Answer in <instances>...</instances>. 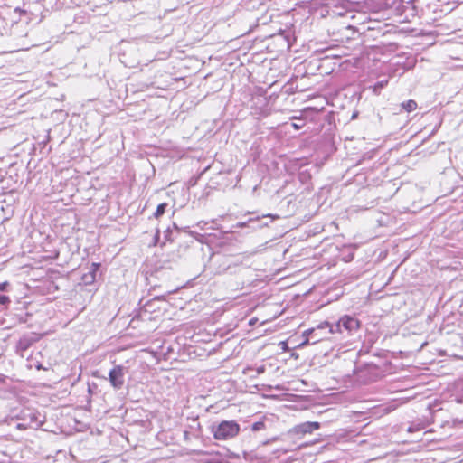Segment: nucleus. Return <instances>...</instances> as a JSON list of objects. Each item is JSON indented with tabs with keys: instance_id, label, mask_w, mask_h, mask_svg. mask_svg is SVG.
<instances>
[{
	"instance_id": "nucleus-15",
	"label": "nucleus",
	"mask_w": 463,
	"mask_h": 463,
	"mask_svg": "<svg viewBox=\"0 0 463 463\" xmlns=\"http://www.w3.org/2000/svg\"><path fill=\"white\" fill-rule=\"evenodd\" d=\"M10 302V298L7 296L0 295V305H5Z\"/></svg>"
},
{
	"instance_id": "nucleus-20",
	"label": "nucleus",
	"mask_w": 463,
	"mask_h": 463,
	"mask_svg": "<svg viewBox=\"0 0 463 463\" xmlns=\"http://www.w3.org/2000/svg\"><path fill=\"white\" fill-rule=\"evenodd\" d=\"M207 222H200L197 223V226L200 228V229H203L204 225H206Z\"/></svg>"
},
{
	"instance_id": "nucleus-19",
	"label": "nucleus",
	"mask_w": 463,
	"mask_h": 463,
	"mask_svg": "<svg viewBox=\"0 0 463 463\" xmlns=\"http://www.w3.org/2000/svg\"><path fill=\"white\" fill-rule=\"evenodd\" d=\"M292 127H293L295 129H300V128H302V124L292 123Z\"/></svg>"
},
{
	"instance_id": "nucleus-22",
	"label": "nucleus",
	"mask_w": 463,
	"mask_h": 463,
	"mask_svg": "<svg viewBox=\"0 0 463 463\" xmlns=\"http://www.w3.org/2000/svg\"><path fill=\"white\" fill-rule=\"evenodd\" d=\"M263 217L270 218V219H271V221H272V220H274V219H276V218H278V216H273V215H271V214L264 215Z\"/></svg>"
},
{
	"instance_id": "nucleus-6",
	"label": "nucleus",
	"mask_w": 463,
	"mask_h": 463,
	"mask_svg": "<svg viewBox=\"0 0 463 463\" xmlns=\"http://www.w3.org/2000/svg\"><path fill=\"white\" fill-rule=\"evenodd\" d=\"M320 428V423L317 421H306L300 424H298L291 428L288 430V434L292 436H297L298 438L303 437L306 434H310L313 431L318 430Z\"/></svg>"
},
{
	"instance_id": "nucleus-10",
	"label": "nucleus",
	"mask_w": 463,
	"mask_h": 463,
	"mask_svg": "<svg viewBox=\"0 0 463 463\" xmlns=\"http://www.w3.org/2000/svg\"><path fill=\"white\" fill-rule=\"evenodd\" d=\"M401 107L402 109H404L407 112H412L417 109L418 105L415 100L409 99L407 101L401 103Z\"/></svg>"
},
{
	"instance_id": "nucleus-3",
	"label": "nucleus",
	"mask_w": 463,
	"mask_h": 463,
	"mask_svg": "<svg viewBox=\"0 0 463 463\" xmlns=\"http://www.w3.org/2000/svg\"><path fill=\"white\" fill-rule=\"evenodd\" d=\"M360 328V321L353 316L345 315L339 318L337 323L332 325L329 323V333L335 334L346 333L351 335Z\"/></svg>"
},
{
	"instance_id": "nucleus-17",
	"label": "nucleus",
	"mask_w": 463,
	"mask_h": 463,
	"mask_svg": "<svg viewBox=\"0 0 463 463\" xmlns=\"http://www.w3.org/2000/svg\"><path fill=\"white\" fill-rule=\"evenodd\" d=\"M7 285H8V282H2V283H0V291L5 290Z\"/></svg>"
},
{
	"instance_id": "nucleus-8",
	"label": "nucleus",
	"mask_w": 463,
	"mask_h": 463,
	"mask_svg": "<svg viewBox=\"0 0 463 463\" xmlns=\"http://www.w3.org/2000/svg\"><path fill=\"white\" fill-rule=\"evenodd\" d=\"M99 264H93L92 269L81 276V283L84 285H91L96 280V272Z\"/></svg>"
},
{
	"instance_id": "nucleus-13",
	"label": "nucleus",
	"mask_w": 463,
	"mask_h": 463,
	"mask_svg": "<svg viewBox=\"0 0 463 463\" xmlns=\"http://www.w3.org/2000/svg\"><path fill=\"white\" fill-rule=\"evenodd\" d=\"M264 429H265L264 421H257L251 425L252 431H259V430H262Z\"/></svg>"
},
{
	"instance_id": "nucleus-1",
	"label": "nucleus",
	"mask_w": 463,
	"mask_h": 463,
	"mask_svg": "<svg viewBox=\"0 0 463 463\" xmlns=\"http://www.w3.org/2000/svg\"><path fill=\"white\" fill-rule=\"evenodd\" d=\"M247 256L239 253L236 255L214 254L213 257L217 274H238L242 275V279L239 282L241 288L245 284H250V279H244V274L250 272V265L246 263Z\"/></svg>"
},
{
	"instance_id": "nucleus-5",
	"label": "nucleus",
	"mask_w": 463,
	"mask_h": 463,
	"mask_svg": "<svg viewBox=\"0 0 463 463\" xmlns=\"http://www.w3.org/2000/svg\"><path fill=\"white\" fill-rule=\"evenodd\" d=\"M127 368L122 365H115L109 373V381L115 390H120L125 384Z\"/></svg>"
},
{
	"instance_id": "nucleus-21",
	"label": "nucleus",
	"mask_w": 463,
	"mask_h": 463,
	"mask_svg": "<svg viewBox=\"0 0 463 463\" xmlns=\"http://www.w3.org/2000/svg\"><path fill=\"white\" fill-rule=\"evenodd\" d=\"M264 371H265V367L264 366H260V367L257 368V373H264Z\"/></svg>"
},
{
	"instance_id": "nucleus-18",
	"label": "nucleus",
	"mask_w": 463,
	"mask_h": 463,
	"mask_svg": "<svg viewBox=\"0 0 463 463\" xmlns=\"http://www.w3.org/2000/svg\"><path fill=\"white\" fill-rule=\"evenodd\" d=\"M16 428L18 430H26L27 427L24 424L19 423V424L16 425Z\"/></svg>"
},
{
	"instance_id": "nucleus-16",
	"label": "nucleus",
	"mask_w": 463,
	"mask_h": 463,
	"mask_svg": "<svg viewBox=\"0 0 463 463\" xmlns=\"http://www.w3.org/2000/svg\"><path fill=\"white\" fill-rule=\"evenodd\" d=\"M249 222H259V224H258V227H259V228H261V227H264V226H267V225H268V223H267V222H265V223H260V218H259V217H258V218H256V219H250V220H249Z\"/></svg>"
},
{
	"instance_id": "nucleus-2",
	"label": "nucleus",
	"mask_w": 463,
	"mask_h": 463,
	"mask_svg": "<svg viewBox=\"0 0 463 463\" xmlns=\"http://www.w3.org/2000/svg\"><path fill=\"white\" fill-rule=\"evenodd\" d=\"M212 432L215 439L227 440L239 434L240 425L235 420H222L212 427Z\"/></svg>"
},
{
	"instance_id": "nucleus-25",
	"label": "nucleus",
	"mask_w": 463,
	"mask_h": 463,
	"mask_svg": "<svg viewBox=\"0 0 463 463\" xmlns=\"http://www.w3.org/2000/svg\"><path fill=\"white\" fill-rule=\"evenodd\" d=\"M64 243H60V250L64 248Z\"/></svg>"
},
{
	"instance_id": "nucleus-9",
	"label": "nucleus",
	"mask_w": 463,
	"mask_h": 463,
	"mask_svg": "<svg viewBox=\"0 0 463 463\" xmlns=\"http://www.w3.org/2000/svg\"><path fill=\"white\" fill-rule=\"evenodd\" d=\"M79 377L75 378L74 376L71 377H62L60 379V387L63 388L62 392H67L68 386H73L74 383L78 381Z\"/></svg>"
},
{
	"instance_id": "nucleus-23",
	"label": "nucleus",
	"mask_w": 463,
	"mask_h": 463,
	"mask_svg": "<svg viewBox=\"0 0 463 463\" xmlns=\"http://www.w3.org/2000/svg\"><path fill=\"white\" fill-rule=\"evenodd\" d=\"M307 446H308V444H307V443H304V444H301V445L299 446V449L306 448V447H307Z\"/></svg>"
},
{
	"instance_id": "nucleus-4",
	"label": "nucleus",
	"mask_w": 463,
	"mask_h": 463,
	"mask_svg": "<svg viewBox=\"0 0 463 463\" xmlns=\"http://www.w3.org/2000/svg\"><path fill=\"white\" fill-rule=\"evenodd\" d=\"M379 377V368L373 364H366L355 371V379L362 384H368L375 382Z\"/></svg>"
},
{
	"instance_id": "nucleus-7",
	"label": "nucleus",
	"mask_w": 463,
	"mask_h": 463,
	"mask_svg": "<svg viewBox=\"0 0 463 463\" xmlns=\"http://www.w3.org/2000/svg\"><path fill=\"white\" fill-rule=\"evenodd\" d=\"M329 328V323L328 322H323L319 324L315 328H310L303 332V336L305 337V340L300 344V345H306L308 344H316L319 342L321 339H323V335H318L317 331Z\"/></svg>"
},
{
	"instance_id": "nucleus-26",
	"label": "nucleus",
	"mask_w": 463,
	"mask_h": 463,
	"mask_svg": "<svg viewBox=\"0 0 463 463\" xmlns=\"http://www.w3.org/2000/svg\"><path fill=\"white\" fill-rule=\"evenodd\" d=\"M288 451V450L284 449V450H283V453H284V454H286Z\"/></svg>"
},
{
	"instance_id": "nucleus-12",
	"label": "nucleus",
	"mask_w": 463,
	"mask_h": 463,
	"mask_svg": "<svg viewBox=\"0 0 463 463\" xmlns=\"http://www.w3.org/2000/svg\"><path fill=\"white\" fill-rule=\"evenodd\" d=\"M166 207H167L166 203H160L157 206L156 212L154 213V217L157 219L160 216H162L165 213Z\"/></svg>"
},
{
	"instance_id": "nucleus-11",
	"label": "nucleus",
	"mask_w": 463,
	"mask_h": 463,
	"mask_svg": "<svg viewBox=\"0 0 463 463\" xmlns=\"http://www.w3.org/2000/svg\"><path fill=\"white\" fill-rule=\"evenodd\" d=\"M455 401L458 403H463V379L457 383V392L455 394Z\"/></svg>"
},
{
	"instance_id": "nucleus-14",
	"label": "nucleus",
	"mask_w": 463,
	"mask_h": 463,
	"mask_svg": "<svg viewBox=\"0 0 463 463\" xmlns=\"http://www.w3.org/2000/svg\"><path fill=\"white\" fill-rule=\"evenodd\" d=\"M387 80H382V81H378L374 86H373V91L374 92H377V90L379 89H382L383 87H385L387 85Z\"/></svg>"
},
{
	"instance_id": "nucleus-24",
	"label": "nucleus",
	"mask_w": 463,
	"mask_h": 463,
	"mask_svg": "<svg viewBox=\"0 0 463 463\" xmlns=\"http://www.w3.org/2000/svg\"><path fill=\"white\" fill-rule=\"evenodd\" d=\"M0 463H10V460L0 459Z\"/></svg>"
}]
</instances>
